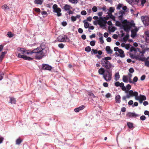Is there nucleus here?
<instances>
[{
	"mask_svg": "<svg viewBox=\"0 0 149 149\" xmlns=\"http://www.w3.org/2000/svg\"><path fill=\"white\" fill-rule=\"evenodd\" d=\"M53 9V12L56 13L57 16L58 17L61 16L62 15V14L61 13V10L60 8L58 7L57 5L56 4H54L52 7Z\"/></svg>",
	"mask_w": 149,
	"mask_h": 149,
	"instance_id": "39448f33",
	"label": "nucleus"
},
{
	"mask_svg": "<svg viewBox=\"0 0 149 149\" xmlns=\"http://www.w3.org/2000/svg\"><path fill=\"white\" fill-rule=\"evenodd\" d=\"M10 103L13 104H15L16 103V101L14 97H10Z\"/></svg>",
	"mask_w": 149,
	"mask_h": 149,
	"instance_id": "cd10ccee",
	"label": "nucleus"
},
{
	"mask_svg": "<svg viewBox=\"0 0 149 149\" xmlns=\"http://www.w3.org/2000/svg\"><path fill=\"white\" fill-rule=\"evenodd\" d=\"M141 5L143 6L146 2V0H140Z\"/></svg>",
	"mask_w": 149,
	"mask_h": 149,
	"instance_id": "bf43d9fd",
	"label": "nucleus"
},
{
	"mask_svg": "<svg viewBox=\"0 0 149 149\" xmlns=\"http://www.w3.org/2000/svg\"><path fill=\"white\" fill-rule=\"evenodd\" d=\"M123 6V4L121 3H119L117 5V9L120 10V8H122V6Z\"/></svg>",
	"mask_w": 149,
	"mask_h": 149,
	"instance_id": "49530a36",
	"label": "nucleus"
},
{
	"mask_svg": "<svg viewBox=\"0 0 149 149\" xmlns=\"http://www.w3.org/2000/svg\"><path fill=\"white\" fill-rule=\"evenodd\" d=\"M140 119L141 120L144 121L146 119V117L144 115H142L140 116Z\"/></svg>",
	"mask_w": 149,
	"mask_h": 149,
	"instance_id": "864d4df0",
	"label": "nucleus"
},
{
	"mask_svg": "<svg viewBox=\"0 0 149 149\" xmlns=\"http://www.w3.org/2000/svg\"><path fill=\"white\" fill-rule=\"evenodd\" d=\"M123 16H123L122 15H120L118 16V19L122 22L124 21V20L123 19Z\"/></svg>",
	"mask_w": 149,
	"mask_h": 149,
	"instance_id": "c03bdc74",
	"label": "nucleus"
},
{
	"mask_svg": "<svg viewBox=\"0 0 149 149\" xmlns=\"http://www.w3.org/2000/svg\"><path fill=\"white\" fill-rule=\"evenodd\" d=\"M131 46H132L129 43L126 45L125 46H122V47H125V49L127 50H128L130 47L131 46Z\"/></svg>",
	"mask_w": 149,
	"mask_h": 149,
	"instance_id": "37998d69",
	"label": "nucleus"
},
{
	"mask_svg": "<svg viewBox=\"0 0 149 149\" xmlns=\"http://www.w3.org/2000/svg\"><path fill=\"white\" fill-rule=\"evenodd\" d=\"M43 2V0H35L34 3L35 4L41 5Z\"/></svg>",
	"mask_w": 149,
	"mask_h": 149,
	"instance_id": "bb28decb",
	"label": "nucleus"
},
{
	"mask_svg": "<svg viewBox=\"0 0 149 149\" xmlns=\"http://www.w3.org/2000/svg\"><path fill=\"white\" fill-rule=\"evenodd\" d=\"M127 25H124V23L121 27V29H123L124 31L128 33L130 31H131V28L129 26H126Z\"/></svg>",
	"mask_w": 149,
	"mask_h": 149,
	"instance_id": "ddd939ff",
	"label": "nucleus"
},
{
	"mask_svg": "<svg viewBox=\"0 0 149 149\" xmlns=\"http://www.w3.org/2000/svg\"><path fill=\"white\" fill-rule=\"evenodd\" d=\"M107 15L105 17H104V18H106L107 20L109 19H111L112 20L114 21H116L115 17L112 14L109 13L108 12L107 13Z\"/></svg>",
	"mask_w": 149,
	"mask_h": 149,
	"instance_id": "9b49d317",
	"label": "nucleus"
},
{
	"mask_svg": "<svg viewBox=\"0 0 149 149\" xmlns=\"http://www.w3.org/2000/svg\"><path fill=\"white\" fill-rule=\"evenodd\" d=\"M71 19L72 22H74L77 19L75 17L72 16L71 17Z\"/></svg>",
	"mask_w": 149,
	"mask_h": 149,
	"instance_id": "e2e57ef3",
	"label": "nucleus"
},
{
	"mask_svg": "<svg viewBox=\"0 0 149 149\" xmlns=\"http://www.w3.org/2000/svg\"><path fill=\"white\" fill-rule=\"evenodd\" d=\"M7 36H8L10 38H11L12 37H13L14 36V34L13 33H12V32L10 31H9L8 33L7 34Z\"/></svg>",
	"mask_w": 149,
	"mask_h": 149,
	"instance_id": "ea45409f",
	"label": "nucleus"
},
{
	"mask_svg": "<svg viewBox=\"0 0 149 149\" xmlns=\"http://www.w3.org/2000/svg\"><path fill=\"white\" fill-rule=\"evenodd\" d=\"M116 23L115 24V25L116 26H120V27H121L122 26V25H121L120 24V23L122 22H121L120 21H116Z\"/></svg>",
	"mask_w": 149,
	"mask_h": 149,
	"instance_id": "4c0bfd02",
	"label": "nucleus"
},
{
	"mask_svg": "<svg viewBox=\"0 0 149 149\" xmlns=\"http://www.w3.org/2000/svg\"><path fill=\"white\" fill-rule=\"evenodd\" d=\"M127 125L129 129H131L133 126V123L131 122H127Z\"/></svg>",
	"mask_w": 149,
	"mask_h": 149,
	"instance_id": "f704fd0d",
	"label": "nucleus"
},
{
	"mask_svg": "<svg viewBox=\"0 0 149 149\" xmlns=\"http://www.w3.org/2000/svg\"><path fill=\"white\" fill-rule=\"evenodd\" d=\"M17 55L19 58H22L25 60L30 61L33 60V58L25 55H22L20 53H17Z\"/></svg>",
	"mask_w": 149,
	"mask_h": 149,
	"instance_id": "0eeeda50",
	"label": "nucleus"
},
{
	"mask_svg": "<svg viewBox=\"0 0 149 149\" xmlns=\"http://www.w3.org/2000/svg\"><path fill=\"white\" fill-rule=\"evenodd\" d=\"M115 80L116 81H117L120 78V75L119 72L116 73L115 74Z\"/></svg>",
	"mask_w": 149,
	"mask_h": 149,
	"instance_id": "2f4dec72",
	"label": "nucleus"
},
{
	"mask_svg": "<svg viewBox=\"0 0 149 149\" xmlns=\"http://www.w3.org/2000/svg\"><path fill=\"white\" fill-rule=\"evenodd\" d=\"M124 25H127L131 29L132 27H136L135 24L134 22V21L132 20L130 22L127 21V23H124Z\"/></svg>",
	"mask_w": 149,
	"mask_h": 149,
	"instance_id": "f8f14e48",
	"label": "nucleus"
},
{
	"mask_svg": "<svg viewBox=\"0 0 149 149\" xmlns=\"http://www.w3.org/2000/svg\"><path fill=\"white\" fill-rule=\"evenodd\" d=\"M81 14L83 15H86L87 13L86 11L84 10L81 12Z\"/></svg>",
	"mask_w": 149,
	"mask_h": 149,
	"instance_id": "69168bd1",
	"label": "nucleus"
},
{
	"mask_svg": "<svg viewBox=\"0 0 149 149\" xmlns=\"http://www.w3.org/2000/svg\"><path fill=\"white\" fill-rule=\"evenodd\" d=\"M45 48L46 47H45V45L43 44H41L39 47H37V49H39V50L38 51L39 52H40V50H41V49H43Z\"/></svg>",
	"mask_w": 149,
	"mask_h": 149,
	"instance_id": "393cba45",
	"label": "nucleus"
},
{
	"mask_svg": "<svg viewBox=\"0 0 149 149\" xmlns=\"http://www.w3.org/2000/svg\"><path fill=\"white\" fill-rule=\"evenodd\" d=\"M42 66V70H50L52 68V66L48 64H43Z\"/></svg>",
	"mask_w": 149,
	"mask_h": 149,
	"instance_id": "9d476101",
	"label": "nucleus"
},
{
	"mask_svg": "<svg viewBox=\"0 0 149 149\" xmlns=\"http://www.w3.org/2000/svg\"><path fill=\"white\" fill-rule=\"evenodd\" d=\"M96 41L95 40H93L90 42V45L92 46H93L95 45Z\"/></svg>",
	"mask_w": 149,
	"mask_h": 149,
	"instance_id": "de8ad7c7",
	"label": "nucleus"
},
{
	"mask_svg": "<svg viewBox=\"0 0 149 149\" xmlns=\"http://www.w3.org/2000/svg\"><path fill=\"white\" fill-rule=\"evenodd\" d=\"M111 59V58L110 57H106L102 58L101 61H106V62H109L108 60H110Z\"/></svg>",
	"mask_w": 149,
	"mask_h": 149,
	"instance_id": "a878e982",
	"label": "nucleus"
},
{
	"mask_svg": "<svg viewBox=\"0 0 149 149\" xmlns=\"http://www.w3.org/2000/svg\"><path fill=\"white\" fill-rule=\"evenodd\" d=\"M91 50V48L90 46H88L86 47L85 49V51L87 52H90Z\"/></svg>",
	"mask_w": 149,
	"mask_h": 149,
	"instance_id": "e433bc0d",
	"label": "nucleus"
},
{
	"mask_svg": "<svg viewBox=\"0 0 149 149\" xmlns=\"http://www.w3.org/2000/svg\"><path fill=\"white\" fill-rule=\"evenodd\" d=\"M126 88L127 89L126 90H127V91H129V90L131 89V86L130 84H128L126 86Z\"/></svg>",
	"mask_w": 149,
	"mask_h": 149,
	"instance_id": "603ef678",
	"label": "nucleus"
},
{
	"mask_svg": "<svg viewBox=\"0 0 149 149\" xmlns=\"http://www.w3.org/2000/svg\"><path fill=\"white\" fill-rule=\"evenodd\" d=\"M114 10L115 8L114 7H110L109 8V9L108 10L109 13L112 14V13L114 11Z\"/></svg>",
	"mask_w": 149,
	"mask_h": 149,
	"instance_id": "473e14b6",
	"label": "nucleus"
},
{
	"mask_svg": "<svg viewBox=\"0 0 149 149\" xmlns=\"http://www.w3.org/2000/svg\"><path fill=\"white\" fill-rule=\"evenodd\" d=\"M4 74L3 72H0V81L3 78V76Z\"/></svg>",
	"mask_w": 149,
	"mask_h": 149,
	"instance_id": "680f3d73",
	"label": "nucleus"
},
{
	"mask_svg": "<svg viewBox=\"0 0 149 149\" xmlns=\"http://www.w3.org/2000/svg\"><path fill=\"white\" fill-rule=\"evenodd\" d=\"M92 10L93 12H95L97 11V9L96 6H94L92 8Z\"/></svg>",
	"mask_w": 149,
	"mask_h": 149,
	"instance_id": "5fc2aeb1",
	"label": "nucleus"
},
{
	"mask_svg": "<svg viewBox=\"0 0 149 149\" xmlns=\"http://www.w3.org/2000/svg\"><path fill=\"white\" fill-rule=\"evenodd\" d=\"M105 50L108 54H112L113 52V50L111 49L110 47L109 46H106Z\"/></svg>",
	"mask_w": 149,
	"mask_h": 149,
	"instance_id": "6ab92c4d",
	"label": "nucleus"
},
{
	"mask_svg": "<svg viewBox=\"0 0 149 149\" xmlns=\"http://www.w3.org/2000/svg\"><path fill=\"white\" fill-rule=\"evenodd\" d=\"M22 140L20 138L17 139L16 141V144L19 145L22 141Z\"/></svg>",
	"mask_w": 149,
	"mask_h": 149,
	"instance_id": "c756f323",
	"label": "nucleus"
},
{
	"mask_svg": "<svg viewBox=\"0 0 149 149\" xmlns=\"http://www.w3.org/2000/svg\"><path fill=\"white\" fill-rule=\"evenodd\" d=\"M123 10V11L125 12H127L129 11V10L128 9L126 6H124L122 7Z\"/></svg>",
	"mask_w": 149,
	"mask_h": 149,
	"instance_id": "79ce46f5",
	"label": "nucleus"
},
{
	"mask_svg": "<svg viewBox=\"0 0 149 149\" xmlns=\"http://www.w3.org/2000/svg\"><path fill=\"white\" fill-rule=\"evenodd\" d=\"M141 20L145 26L149 25V17L146 16H141Z\"/></svg>",
	"mask_w": 149,
	"mask_h": 149,
	"instance_id": "423d86ee",
	"label": "nucleus"
},
{
	"mask_svg": "<svg viewBox=\"0 0 149 149\" xmlns=\"http://www.w3.org/2000/svg\"><path fill=\"white\" fill-rule=\"evenodd\" d=\"M129 34L128 33H127L123 38V41L124 42H126L129 37Z\"/></svg>",
	"mask_w": 149,
	"mask_h": 149,
	"instance_id": "4be33fe9",
	"label": "nucleus"
},
{
	"mask_svg": "<svg viewBox=\"0 0 149 149\" xmlns=\"http://www.w3.org/2000/svg\"><path fill=\"white\" fill-rule=\"evenodd\" d=\"M112 70H105L101 67L98 71L99 74L103 76V79L107 81H111L112 78Z\"/></svg>",
	"mask_w": 149,
	"mask_h": 149,
	"instance_id": "f257e3e1",
	"label": "nucleus"
},
{
	"mask_svg": "<svg viewBox=\"0 0 149 149\" xmlns=\"http://www.w3.org/2000/svg\"><path fill=\"white\" fill-rule=\"evenodd\" d=\"M140 0H132V5L137 4L139 6V1Z\"/></svg>",
	"mask_w": 149,
	"mask_h": 149,
	"instance_id": "72a5a7b5",
	"label": "nucleus"
},
{
	"mask_svg": "<svg viewBox=\"0 0 149 149\" xmlns=\"http://www.w3.org/2000/svg\"><path fill=\"white\" fill-rule=\"evenodd\" d=\"M58 47L61 48H63L64 47V45L62 43H60L58 45Z\"/></svg>",
	"mask_w": 149,
	"mask_h": 149,
	"instance_id": "774afa93",
	"label": "nucleus"
},
{
	"mask_svg": "<svg viewBox=\"0 0 149 149\" xmlns=\"http://www.w3.org/2000/svg\"><path fill=\"white\" fill-rule=\"evenodd\" d=\"M83 22L84 23V27L86 29L88 28L89 26V24L87 22L86 20H84L83 21Z\"/></svg>",
	"mask_w": 149,
	"mask_h": 149,
	"instance_id": "b1692460",
	"label": "nucleus"
},
{
	"mask_svg": "<svg viewBox=\"0 0 149 149\" xmlns=\"http://www.w3.org/2000/svg\"><path fill=\"white\" fill-rule=\"evenodd\" d=\"M17 50L18 51L21 52V54H26V53L28 51L23 48H18Z\"/></svg>",
	"mask_w": 149,
	"mask_h": 149,
	"instance_id": "a211bd4d",
	"label": "nucleus"
},
{
	"mask_svg": "<svg viewBox=\"0 0 149 149\" xmlns=\"http://www.w3.org/2000/svg\"><path fill=\"white\" fill-rule=\"evenodd\" d=\"M118 52L119 53V54H121V55L123 56V57H121L122 58H123L125 57V55L124 54V52L122 49H119Z\"/></svg>",
	"mask_w": 149,
	"mask_h": 149,
	"instance_id": "c85d7f7f",
	"label": "nucleus"
},
{
	"mask_svg": "<svg viewBox=\"0 0 149 149\" xmlns=\"http://www.w3.org/2000/svg\"><path fill=\"white\" fill-rule=\"evenodd\" d=\"M140 98L143 101L145 100L146 99V97L145 95L141 94L140 95Z\"/></svg>",
	"mask_w": 149,
	"mask_h": 149,
	"instance_id": "58836bf2",
	"label": "nucleus"
},
{
	"mask_svg": "<svg viewBox=\"0 0 149 149\" xmlns=\"http://www.w3.org/2000/svg\"><path fill=\"white\" fill-rule=\"evenodd\" d=\"M126 116L127 117H139L140 116L138 114H136L135 113H131L130 112H128L126 114Z\"/></svg>",
	"mask_w": 149,
	"mask_h": 149,
	"instance_id": "4468645a",
	"label": "nucleus"
},
{
	"mask_svg": "<svg viewBox=\"0 0 149 149\" xmlns=\"http://www.w3.org/2000/svg\"><path fill=\"white\" fill-rule=\"evenodd\" d=\"M71 8L70 6L67 4H65L63 7L64 9L66 11L69 10Z\"/></svg>",
	"mask_w": 149,
	"mask_h": 149,
	"instance_id": "5701e85b",
	"label": "nucleus"
},
{
	"mask_svg": "<svg viewBox=\"0 0 149 149\" xmlns=\"http://www.w3.org/2000/svg\"><path fill=\"white\" fill-rule=\"evenodd\" d=\"M88 95L89 96L91 97L92 98H94L96 97V96H95L91 92L88 93Z\"/></svg>",
	"mask_w": 149,
	"mask_h": 149,
	"instance_id": "a19ab883",
	"label": "nucleus"
},
{
	"mask_svg": "<svg viewBox=\"0 0 149 149\" xmlns=\"http://www.w3.org/2000/svg\"><path fill=\"white\" fill-rule=\"evenodd\" d=\"M145 66L149 67V61L148 60H146L145 62Z\"/></svg>",
	"mask_w": 149,
	"mask_h": 149,
	"instance_id": "6e6d98bb",
	"label": "nucleus"
},
{
	"mask_svg": "<svg viewBox=\"0 0 149 149\" xmlns=\"http://www.w3.org/2000/svg\"><path fill=\"white\" fill-rule=\"evenodd\" d=\"M103 14V13L102 12H99L98 13V15L100 16V19H101L102 21H106V20L104 19V17H102V16Z\"/></svg>",
	"mask_w": 149,
	"mask_h": 149,
	"instance_id": "412c9836",
	"label": "nucleus"
},
{
	"mask_svg": "<svg viewBox=\"0 0 149 149\" xmlns=\"http://www.w3.org/2000/svg\"><path fill=\"white\" fill-rule=\"evenodd\" d=\"M69 1L72 3H77L78 2V0H69Z\"/></svg>",
	"mask_w": 149,
	"mask_h": 149,
	"instance_id": "8fccbe9b",
	"label": "nucleus"
},
{
	"mask_svg": "<svg viewBox=\"0 0 149 149\" xmlns=\"http://www.w3.org/2000/svg\"><path fill=\"white\" fill-rule=\"evenodd\" d=\"M106 21H105V22H106L107 23L108 25L110 26H112V23L111 22V21L109 20V21H108V22H107V19H106Z\"/></svg>",
	"mask_w": 149,
	"mask_h": 149,
	"instance_id": "13d9d810",
	"label": "nucleus"
},
{
	"mask_svg": "<svg viewBox=\"0 0 149 149\" xmlns=\"http://www.w3.org/2000/svg\"><path fill=\"white\" fill-rule=\"evenodd\" d=\"M120 98L121 97L119 95L116 94L115 97V100L116 103H120Z\"/></svg>",
	"mask_w": 149,
	"mask_h": 149,
	"instance_id": "dca6fc26",
	"label": "nucleus"
},
{
	"mask_svg": "<svg viewBox=\"0 0 149 149\" xmlns=\"http://www.w3.org/2000/svg\"><path fill=\"white\" fill-rule=\"evenodd\" d=\"M101 64L102 66L104 67L106 69L105 70H112L113 68L114 67V65L111 64L110 62H106L103 61H101Z\"/></svg>",
	"mask_w": 149,
	"mask_h": 149,
	"instance_id": "7ed1b4c3",
	"label": "nucleus"
},
{
	"mask_svg": "<svg viewBox=\"0 0 149 149\" xmlns=\"http://www.w3.org/2000/svg\"><path fill=\"white\" fill-rule=\"evenodd\" d=\"M6 51H4L1 53L0 55V61L1 62L5 55L7 53Z\"/></svg>",
	"mask_w": 149,
	"mask_h": 149,
	"instance_id": "aec40b11",
	"label": "nucleus"
},
{
	"mask_svg": "<svg viewBox=\"0 0 149 149\" xmlns=\"http://www.w3.org/2000/svg\"><path fill=\"white\" fill-rule=\"evenodd\" d=\"M39 54L40 56H35V59L37 60H40L42 58L47 56L49 53V50L48 48H46L40 50V52H39Z\"/></svg>",
	"mask_w": 149,
	"mask_h": 149,
	"instance_id": "f03ea898",
	"label": "nucleus"
},
{
	"mask_svg": "<svg viewBox=\"0 0 149 149\" xmlns=\"http://www.w3.org/2000/svg\"><path fill=\"white\" fill-rule=\"evenodd\" d=\"M98 51L97 49H92L91 52V53L92 55L95 54H97Z\"/></svg>",
	"mask_w": 149,
	"mask_h": 149,
	"instance_id": "c9c22d12",
	"label": "nucleus"
},
{
	"mask_svg": "<svg viewBox=\"0 0 149 149\" xmlns=\"http://www.w3.org/2000/svg\"><path fill=\"white\" fill-rule=\"evenodd\" d=\"M130 57L132 59L137 58L136 57V56H135L133 54H130Z\"/></svg>",
	"mask_w": 149,
	"mask_h": 149,
	"instance_id": "4d7b16f0",
	"label": "nucleus"
},
{
	"mask_svg": "<svg viewBox=\"0 0 149 149\" xmlns=\"http://www.w3.org/2000/svg\"><path fill=\"white\" fill-rule=\"evenodd\" d=\"M57 40L60 42H69L70 40L69 38L66 35H63V36L61 35L59 36L57 38Z\"/></svg>",
	"mask_w": 149,
	"mask_h": 149,
	"instance_id": "20e7f679",
	"label": "nucleus"
},
{
	"mask_svg": "<svg viewBox=\"0 0 149 149\" xmlns=\"http://www.w3.org/2000/svg\"><path fill=\"white\" fill-rule=\"evenodd\" d=\"M100 42L101 44H103L104 43V41L103 39V37H100L99 38Z\"/></svg>",
	"mask_w": 149,
	"mask_h": 149,
	"instance_id": "3c124183",
	"label": "nucleus"
},
{
	"mask_svg": "<svg viewBox=\"0 0 149 149\" xmlns=\"http://www.w3.org/2000/svg\"><path fill=\"white\" fill-rule=\"evenodd\" d=\"M129 92V94H130V95H132V97L133 96H136L138 95V93L136 91L133 92V91L131 90L129 91H128Z\"/></svg>",
	"mask_w": 149,
	"mask_h": 149,
	"instance_id": "f3484780",
	"label": "nucleus"
},
{
	"mask_svg": "<svg viewBox=\"0 0 149 149\" xmlns=\"http://www.w3.org/2000/svg\"><path fill=\"white\" fill-rule=\"evenodd\" d=\"M98 24L99 25H100V26L102 28L103 27H104V28H103L104 29V28L105 27L107 26L106 23H104V22H102V25L100 24V23H98L97 22L96 20H95V21H94L93 24L95 25H97Z\"/></svg>",
	"mask_w": 149,
	"mask_h": 149,
	"instance_id": "2eb2a0df",
	"label": "nucleus"
},
{
	"mask_svg": "<svg viewBox=\"0 0 149 149\" xmlns=\"http://www.w3.org/2000/svg\"><path fill=\"white\" fill-rule=\"evenodd\" d=\"M39 50L38 49H37V48L35 49H33L32 50H28V51L26 52V54H36V55H37L38 54H39Z\"/></svg>",
	"mask_w": 149,
	"mask_h": 149,
	"instance_id": "1a4fd4ad",
	"label": "nucleus"
},
{
	"mask_svg": "<svg viewBox=\"0 0 149 149\" xmlns=\"http://www.w3.org/2000/svg\"><path fill=\"white\" fill-rule=\"evenodd\" d=\"M122 90L123 91H125V92L126 93H127V90L126 87L124 86L121 88Z\"/></svg>",
	"mask_w": 149,
	"mask_h": 149,
	"instance_id": "052dcab7",
	"label": "nucleus"
},
{
	"mask_svg": "<svg viewBox=\"0 0 149 149\" xmlns=\"http://www.w3.org/2000/svg\"><path fill=\"white\" fill-rule=\"evenodd\" d=\"M123 82L125 83H127L128 82V77L126 75H123Z\"/></svg>",
	"mask_w": 149,
	"mask_h": 149,
	"instance_id": "7c9ffc66",
	"label": "nucleus"
},
{
	"mask_svg": "<svg viewBox=\"0 0 149 149\" xmlns=\"http://www.w3.org/2000/svg\"><path fill=\"white\" fill-rule=\"evenodd\" d=\"M138 80V78L137 77L135 76L134 77L133 79V82H134V83H133V84H135L136 82Z\"/></svg>",
	"mask_w": 149,
	"mask_h": 149,
	"instance_id": "09e8293b",
	"label": "nucleus"
},
{
	"mask_svg": "<svg viewBox=\"0 0 149 149\" xmlns=\"http://www.w3.org/2000/svg\"><path fill=\"white\" fill-rule=\"evenodd\" d=\"M93 18L94 19L100 22H101L102 21V20L100 19V18H99L97 16H94L93 17Z\"/></svg>",
	"mask_w": 149,
	"mask_h": 149,
	"instance_id": "a18cd8bd",
	"label": "nucleus"
},
{
	"mask_svg": "<svg viewBox=\"0 0 149 149\" xmlns=\"http://www.w3.org/2000/svg\"><path fill=\"white\" fill-rule=\"evenodd\" d=\"M41 14L43 15H45V16H46L47 15V12L45 11H43L41 12Z\"/></svg>",
	"mask_w": 149,
	"mask_h": 149,
	"instance_id": "338daca9",
	"label": "nucleus"
},
{
	"mask_svg": "<svg viewBox=\"0 0 149 149\" xmlns=\"http://www.w3.org/2000/svg\"><path fill=\"white\" fill-rule=\"evenodd\" d=\"M138 30L139 29L136 27H135L134 29L131 30V37L133 38H134L136 37L137 36V32Z\"/></svg>",
	"mask_w": 149,
	"mask_h": 149,
	"instance_id": "6e6552de",
	"label": "nucleus"
},
{
	"mask_svg": "<svg viewBox=\"0 0 149 149\" xmlns=\"http://www.w3.org/2000/svg\"><path fill=\"white\" fill-rule=\"evenodd\" d=\"M129 71L130 73H132L134 72V70L132 68H131L129 69Z\"/></svg>",
	"mask_w": 149,
	"mask_h": 149,
	"instance_id": "0e129e2a",
	"label": "nucleus"
}]
</instances>
